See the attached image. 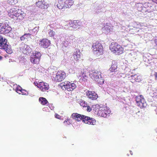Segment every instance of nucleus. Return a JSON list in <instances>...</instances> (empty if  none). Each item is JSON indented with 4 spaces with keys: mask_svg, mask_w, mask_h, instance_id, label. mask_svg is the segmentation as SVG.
Here are the masks:
<instances>
[{
    "mask_svg": "<svg viewBox=\"0 0 157 157\" xmlns=\"http://www.w3.org/2000/svg\"><path fill=\"white\" fill-rule=\"evenodd\" d=\"M93 108L94 113L101 117H105L111 112L109 108L107 106H100L99 105H96L94 106Z\"/></svg>",
    "mask_w": 157,
    "mask_h": 157,
    "instance_id": "obj_1",
    "label": "nucleus"
},
{
    "mask_svg": "<svg viewBox=\"0 0 157 157\" xmlns=\"http://www.w3.org/2000/svg\"><path fill=\"white\" fill-rule=\"evenodd\" d=\"M92 49L93 53L97 56L103 54V48L101 43L98 41H95L93 43Z\"/></svg>",
    "mask_w": 157,
    "mask_h": 157,
    "instance_id": "obj_2",
    "label": "nucleus"
},
{
    "mask_svg": "<svg viewBox=\"0 0 157 157\" xmlns=\"http://www.w3.org/2000/svg\"><path fill=\"white\" fill-rule=\"evenodd\" d=\"M110 49L112 52L117 54H122L124 50L123 48L116 42H113L111 44Z\"/></svg>",
    "mask_w": 157,
    "mask_h": 157,
    "instance_id": "obj_3",
    "label": "nucleus"
},
{
    "mask_svg": "<svg viewBox=\"0 0 157 157\" xmlns=\"http://www.w3.org/2000/svg\"><path fill=\"white\" fill-rule=\"evenodd\" d=\"M41 56V53L39 52L35 51L31 55L30 60L33 64H38L39 63Z\"/></svg>",
    "mask_w": 157,
    "mask_h": 157,
    "instance_id": "obj_4",
    "label": "nucleus"
},
{
    "mask_svg": "<svg viewBox=\"0 0 157 157\" xmlns=\"http://www.w3.org/2000/svg\"><path fill=\"white\" fill-rule=\"evenodd\" d=\"M77 87L76 84L74 82L69 81H65L63 84L62 86V89L64 90L68 91H72Z\"/></svg>",
    "mask_w": 157,
    "mask_h": 157,
    "instance_id": "obj_5",
    "label": "nucleus"
},
{
    "mask_svg": "<svg viewBox=\"0 0 157 157\" xmlns=\"http://www.w3.org/2000/svg\"><path fill=\"white\" fill-rule=\"evenodd\" d=\"M66 74L63 71H58L55 76H53L54 80L56 82H60L66 78Z\"/></svg>",
    "mask_w": 157,
    "mask_h": 157,
    "instance_id": "obj_6",
    "label": "nucleus"
},
{
    "mask_svg": "<svg viewBox=\"0 0 157 157\" xmlns=\"http://www.w3.org/2000/svg\"><path fill=\"white\" fill-rule=\"evenodd\" d=\"M136 100L138 106L142 108L146 106V102L143 96L142 95H139L136 98Z\"/></svg>",
    "mask_w": 157,
    "mask_h": 157,
    "instance_id": "obj_7",
    "label": "nucleus"
},
{
    "mask_svg": "<svg viewBox=\"0 0 157 157\" xmlns=\"http://www.w3.org/2000/svg\"><path fill=\"white\" fill-rule=\"evenodd\" d=\"M37 7L41 9H46L48 8L49 5L47 0H38L36 3Z\"/></svg>",
    "mask_w": 157,
    "mask_h": 157,
    "instance_id": "obj_8",
    "label": "nucleus"
},
{
    "mask_svg": "<svg viewBox=\"0 0 157 157\" xmlns=\"http://www.w3.org/2000/svg\"><path fill=\"white\" fill-rule=\"evenodd\" d=\"M51 41L47 38H43L40 40L39 45L42 48H48L50 45Z\"/></svg>",
    "mask_w": 157,
    "mask_h": 157,
    "instance_id": "obj_9",
    "label": "nucleus"
},
{
    "mask_svg": "<svg viewBox=\"0 0 157 157\" xmlns=\"http://www.w3.org/2000/svg\"><path fill=\"white\" fill-rule=\"evenodd\" d=\"M82 121L84 123L88 124L94 125L96 124L95 120L90 117L84 115Z\"/></svg>",
    "mask_w": 157,
    "mask_h": 157,
    "instance_id": "obj_10",
    "label": "nucleus"
},
{
    "mask_svg": "<svg viewBox=\"0 0 157 157\" xmlns=\"http://www.w3.org/2000/svg\"><path fill=\"white\" fill-rule=\"evenodd\" d=\"M31 49L27 45L24 43L22 44L20 49V51L24 54L28 55L31 51Z\"/></svg>",
    "mask_w": 157,
    "mask_h": 157,
    "instance_id": "obj_11",
    "label": "nucleus"
},
{
    "mask_svg": "<svg viewBox=\"0 0 157 157\" xmlns=\"http://www.w3.org/2000/svg\"><path fill=\"white\" fill-rule=\"evenodd\" d=\"M11 28L6 26L5 24H0V33L2 34H6L9 33L11 30Z\"/></svg>",
    "mask_w": 157,
    "mask_h": 157,
    "instance_id": "obj_12",
    "label": "nucleus"
},
{
    "mask_svg": "<svg viewBox=\"0 0 157 157\" xmlns=\"http://www.w3.org/2000/svg\"><path fill=\"white\" fill-rule=\"evenodd\" d=\"M77 74L78 77H80V79L84 81L86 80L87 76L86 75V71L84 69H78Z\"/></svg>",
    "mask_w": 157,
    "mask_h": 157,
    "instance_id": "obj_13",
    "label": "nucleus"
},
{
    "mask_svg": "<svg viewBox=\"0 0 157 157\" xmlns=\"http://www.w3.org/2000/svg\"><path fill=\"white\" fill-rule=\"evenodd\" d=\"M86 94L88 98L91 100H96L98 97L97 94L94 91L88 90Z\"/></svg>",
    "mask_w": 157,
    "mask_h": 157,
    "instance_id": "obj_14",
    "label": "nucleus"
},
{
    "mask_svg": "<svg viewBox=\"0 0 157 157\" xmlns=\"http://www.w3.org/2000/svg\"><path fill=\"white\" fill-rule=\"evenodd\" d=\"M20 10L18 9L13 8L11 9L8 13L9 16L12 18L14 19L16 18V16L18 14Z\"/></svg>",
    "mask_w": 157,
    "mask_h": 157,
    "instance_id": "obj_15",
    "label": "nucleus"
},
{
    "mask_svg": "<svg viewBox=\"0 0 157 157\" xmlns=\"http://www.w3.org/2000/svg\"><path fill=\"white\" fill-rule=\"evenodd\" d=\"M72 118L74 120L78 121H82L84 115L80 114L77 113H73L71 116Z\"/></svg>",
    "mask_w": 157,
    "mask_h": 157,
    "instance_id": "obj_16",
    "label": "nucleus"
},
{
    "mask_svg": "<svg viewBox=\"0 0 157 157\" xmlns=\"http://www.w3.org/2000/svg\"><path fill=\"white\" fill-rule=\"evenodd\" d=\"M38 87L43 91H46L49 88L48 84L43 82H40Z\"/></svg>",
    "mask_w": 157,
    "mask_h": 157,
    "instance_id": "obj_17",
    "label": "nucleus"
},
{
    "mask_svg": "<svg viewBox=\"0 0 157 157\" xmlns=\"http://www.w3.org/2000/svg\"><path fill=\"white\" fill-rule=\"evenodd\" d=\"M81 56L80 51L78 49H76L73 55L74 60L75 61L79 60L80 59Z\"/></svg>",
    "mask_w": 157,
    "mask_h": 157,
    "instance_id": "obj_18",
    "label": "nucleus"
},
{
    "mask_svg": "<svg viewBox=\"0 0 157 157\" xmlns=\"http://www.w3.org/2000/svg\"><path fill=\"white\" fill-rule=\"evenodd\" d=\"M7 40L5 38H3V37L0 35V49L4 48L7 45Z\"/></svg>",
    "mask_w": 157,
    "mask_h": 157,
    "instance_id": "obj_19",
    "label": "nucleus"
},
{
    "mask_svg": "<svg viewBox=\"0 0 157 157\" xmlns=\"http://www.w3.org/2000/svg\"><path fill=\"white\" fill-rule=\"evenodd\" d=\"M118 68L117 63V61H113L112 62L110 71L111 72H115L117 71Z\"/></svg>",
    "mask_w": 157,
    "mask_h": 157,
    "instance_id": "obj_20",
    "label": "nucleus"
},
{
    "mask_svg": "<svg viewBox=\"0 0 157 157\" xmlns=\"http://www.w3.org/2000/svg\"><path fill=\"white\" fill-rule=\"evenodd\" d=\"M18 14L16 16V18H15L14 20H19V21L22 20L25 16V13L21 10H19V12H18Z\"/></svg>",
    "mask_w": 157,
    "mask_h": 157,
    "instance_id": "obj_21",
    "label": "nucleus"
},
{
    "mask_svg": "<svg viewBox=\"0 0 157 157\" xmlns=\"http://www.w3.org/2000/svg\"><path fill=\"white\" fill-rule=\"evenodd\" d=\"M80 22L78 20H74L71 21L70 23V26L74 28H78L80 25Z\"/></svg>",
    "mask_w": 157,
    "mask_h": 157,
    "instance_id": "obj_22",
    "label": "nucleus"
},
{
    "mask_svg": "<svg viewBox=\"0 0 157 157\" xmlns=\"http://www.w3.org/2000/svg\"><path fill=\"white\" fill-rule=\"evenodd\" d=\"M101 75L100 72L94 71L90 74V77L94 80L95 81Z\"/></svg>",
    "mask_w": 157,
    "mask_h": 157,
    "instance_id": "obj_23",
    "label": "nucleus"
},
{
    "mask_svg": "<svg viewBox=\"0 0 157 157\" xmlns=\"http://www.w3.org/2000/svg\"><path fill=\"white\" fill-rule=\"evenodd\" d=\"M132 81L131 82H133V80L134 81L136 82H139L141 80V76L138 74H136L133 75H132Z\"/></svg>",
    "mask_w": 157,
    "mask_h": 157,
    "instance_id": "obj_24",
    "label": "nucleus"
},
{
    "mask_svg": "<svg viewBox=\"0 0 157 157\" xmlns=\"http://www.w3.org/2000/svg\"><path fill=\"white\" fill-rule=\"evenodd\" d=\"M73 0H65V8H70L73 4Z\"/></svg>",
    "mask_w": 157,
    "mask_h": 157,
    "instance_id": "obj_25",
    "label": "nucleus"
},
{
    "mask_svg": "<svg viewBox=\"0 0 157 157\" xmlns=\"http://www.w3.org/2000/svg\"><path fill=\"white\" fill-rule=\"evenodd\" d=\"M3 49L5 50L8 54H10L13 52L10 46L8 45V44H7L5 48H3Z\"/></svg>",
    "mask_w": 157,
    "mask_h": 157,
    "instance_id": "obj_26",
    "label": "nucleus"
},
{
    "mask_svg": "<svg viewBox=\"0 0 157 157\" xmlns=\"http://www.w3.org/2000/svg\"><path fill=\"white\" fill-rule=\"evenodd\" d=\"M39 101L40 104L43 105H45L48 102L47 99L43 97H40L39 98Z\"/></svg>",
    "mask_w": 157,
    "mask_h": 157,
    "instance_id": "obj_27",
    "label": "nucleus"
},
{
    "mask_svg": "<svg viewBox=\"0 0 157 157\" xmlns=\"http://www.w3.org/2000/svg\"><path fill=\"white\" fill-rule=\"evenodd\" d=\"M31 34L25 33L22 36L20 37V39L21 41H24L25 39H27L31 37Z\"/></svg>",
    "mask_w": 157,
    "mask_h": 157,
    "instance_id": "obj_28",
    "label": "nucleus"
},
{
    "mask_svg": "<svg viewBox=\"0 0 157 157\" xmlns=\"http://www.w3.org/2000/svg\"><path fill=\"white\" fill-rule=\"evenodd\" d=\"M95 81L97 82L98 84H102L104 82V79L101 77V75H100V77H99L98 78L95 80Z\"/></svg>",
    "mask_w": 157,
    "mask_h": 157,
    "instance_id": "obj_29",
    "label": "nucleus"
},
{
    "mask_svg": "<svg viewBox=\"0 0 157 157\" xmlns=\"http://www.w3.org/2000/svg\"><path fill=\"white\" fill-rule=\"evenodd\" d=\"M142 115V113L140 111H138L137 112L134 113L132 114V116L136 118H138L139 117L141 116Z\"/></svg>",
    "mask_w": 157,
    "mask_h": 157,
    "instance_id": "obj_30",
    "label": "nucleus"
},
{
    "mask_svg": "<svg viewBox=\"0 0 157 157\" xmlns=\"http://www.w3.org/2000/svg\"><path fill=\"white\" fill-rule=\"evenodd\" d=\"M39 29V26H36L33 29L30 30L29 32L35 34L36 33H37Z\"/></svg>",
    "mask_w": 157,
    "mask_h": 157,
    "instance_id": "obj_31",
    "label": "nucleus"
},
{
    "mask_svg": "<svg viewBox=\"0 0 157 157\" xmlns=\"http://www.w3.org/2000/svg\"><path fill=\"white\" fill-rule=\"evenodd\" d=\"M80 105L83 107H86L87 106V103L86 102L83 100H81L79 103Z\"/></svg>",
    "mask_w": 157,
    "mask_h": 157,
    "instance_id": "obj_32",
    "label": "nucleus"
},
{
    "mask_svg": "<svg viewBox=\"0 0 157 157\" xmlns=\"http://www.w3.org/2000/svg\"><path fill=\"white\" fill-rule=\"evenodd\" d=\"M49 35L50 37H53L55 34V32L52 30H50L48 32Z\"/></svg>",
    "mask_w": 157,
    "mask_h": 157,
    "instance_id": "obj_33",
    "label": "nucleus"
},
{
    "mask_svg": "<svg viewBox=\"0 0 157 157\" xmlns=\"http://www.w3.org/2000/svg\"><path fill=\"white\" fill-rule=\"evenodd\" d=\"M19 94L22 95H27L28 94V93L25 90L22 89Z\"/></svg>",
    "mask_w": 157,
    "mask_h": 157,
    "instance_id": "obj_34",
    "label": "nucleus"
},
{
    "mask_svg": "<svg viewBox=\"0 0 157 157\" xmlns=\"http://www.w3.org/2000/svg\"><path fill=\"white\" fill-rule=\"evenodd\" d=\"M63 123L66 125H69L70 123L69 121V119L68 118L66 119L65 121L63 122Z\"/></svg>",
    "mask_w": 157,
    "mask_h": 157,
    "instance_id": "obj_35",
    "label": "nucleus"
},
{
    "mask_svg": "<svg viewBox=\"0 0 157 157\" xmlns=\"http://www.w3.org/2000/svg\"><path fill=\"white\" fill-rule=\"evenodd\" d=\"M69 73L71 74L75 73V71L73 68H70L69 70Z\"/></svg>",
    "mask_w": 157,
    "mask_h": 157,
    "instance_id": "obj_36",
    "label": "nucleus"
},
{
    "mask_svg": "<svg viewBox=\"0 0 157 157\" xmlns=\"http://www.w3.org/2000/svg\"><path fill=\"white\" fill-rule=\"evenodd\" d=\"M22 89V88L21 87H20L19 88H17L16 89V92L19 94V93H20Z\"/></svg>",
    "mask_w": 157,
    "mask_h": 157,
    "instance_id": "obj_37",
    "label": "nucleus"
},
{
    "mask_svg": "<svg viewBox=\"0 0 157 157\" xmlns=\"http://www.w3.org/2000/svg\"><path fill=\"white\" fill-rule=\"evenodd\" d=\"M87 107L86 110L87 111L90 112L91 110V108L89 105H87Z\"/></svg>",
    "mask_w": 157,
    "mask_h": 157,
    "instance_id": "obj_38",
    "label": "nucleus"
},
{
    "mask_svg": "<svg viewBox=\"0 0 157 157\" xmlns=\"http://www.w3.org/2000/svg\"><path fill=\"white\" fill-rule=\"evenodd\" d=\"M55 117L56 118L59 119V115L58 114H56L55 115Z\"/></svg>",
    "mask_w": 157,
    "mask_h": 157,
    "instance_id": "obj_39",
    "label": "nucleus"
},
{
    "mask_svg": "<svg viewBox=\"0 0 157 157\" xmlns=\"http://www.w3.org/2000/svg\"><path fill=\"white\" fill-rule=\"evenodd\" d=\"M151 1L157 4V0H151Z\"/></svg>",
    "mask_w": 157,
    "mask_h": 157,
    "instance_id": "obj_40",
    "label": "nucleus"
},
{
    "mask_svg": "<svg viewBox=\"0 0 157 157\" xmlns=\"http://www.w3.org/2000/svg\"><path fill=\"white\" fill-rule=\"evenodd\" d=\"M155 79L157 80V72H155Z\"/></svg>",
    "mask_w": 157,
    "mask_h": 157,
    "instance_id": "obj_41",
    "label": "nucleus"
},
{
    "mask_svg": "<svg viewBox=\"0 0 157 157\" xmlns=\"http://www.w3.org/2000/svg\"><path fill=\"white\" fill-rule=\"evenodd\" d=\"M130 153L132 155H133V153H132V151H130Z\"/></svg>",
    "mask_w": 157,
    "mask_h": 157,
    "instance_id": "obj_42",
    "label": "nucleus"
},
{
    "mask_svg": "<svg viewBox=\"0 0 157 157\" xmlns=\"http://www.w3.org/2000/svg\"><path fill=\"white\" fill-rule=\"evenodd\" d=\"M2 59V57L0 56V60H1Z\"/></svg>",
    "mask_w": 157,
    "mask_h": 157,
    "instance_id": "obj_43",
    "label": "nucleus"
},
{
    "mask_svg": "<svg viewBox=\"0 0 157 157\" xmlns=\"http://www.w3.org/2000/svg\"><path fill=\"white\" fill-rule=\"evenodd\" d=\"M138 10H139V11H142V10H140V9H138Z\"/></svg>",
    "mask_w": 157,
    "mask_h": 157,
    "instance_id": "obj_44",
    "label": "nucleus"
}]
</instances>
